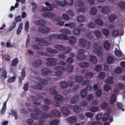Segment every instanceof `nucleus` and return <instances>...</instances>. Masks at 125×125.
<instances>
[{"label":"nucleus","mask_w":125,"mask_h":125,"mask_svg":"<svg viewBox=\"0 0 125 125\" xmlns=\"http://www.w3.org/2000/svg\"><path fill=\"white\" fill-rule=\"evenodd\" d=\"M33 49L36 51L38 54L42 56H46L48 55L47 52H44L42 50L43 48L41 46H39L37 44H33L32 46Z\"/></svg>","instance_id":"f257e3e1"},{"label":"nucleus","mask_w":125,"mask_h":125,"mask_svg":"<svg viewBox=\"0 0 125 125\" xmlns=\"http://www.w3.org/2000/svg\"><path fill=\"white\" fill-rule=\"evenodd\" d=\"M94 48V52L97 53V55L101 57L103 55V47L100 44H98V43H94L93 45Z\"/></svg>","instance_id":"f03ea898"},{"label":"nucleus","mask_w":125,"mask_h":125,"mask_svg":"<svg viewBox=\"0 0 125 125\" xmlns=\"http://www.w3.org/2000/svg\"><path fill=\"white\" fill-rule=\"evenodd\" d=\"M46 60L47 61L46 63V65L47 66H55L56 64V62L57 60L54 58L49 57L47 58Z\"/></svg>","instance_id":"7ed1b4c3"},{"label":"nucleus","mask_w":125,"mask_h":125,"mask_svg":"<svg viewBox=\"0 0 125 125\" xmlns=\"http://www.w3.org/2000/svg\"><path fill=\"white\" fill-rule=\"evenodd\" d=\"M45 5L48 7L49 11L52 10L54 8H55L56 6V5L54 3H50L48 2H45Z\"/></svg>","instance_id":"20e7f679"},{"label":"nucleus","mask_w":125,"mask_h":125,"mask_svg":"<svg viewBox=\"0 0 125 125\" xmlns=\"http://www.w3.org/2000/svg\"><path fill=\"white\" fill-rule=\"evenodd\" d=\"M52 73V71L50 69L47 68H44L42 69V74L43 76H46Z\"/></svg>","instance_id":"39448f33"},{"label":"nucleus","mask_w":125,"mask_h":125,"mask_svg":"<svg viewBox=\"0 0 125 125\" xmlns=\"http://www.w3.org/2000/svg\"><path fill=\"white\" fill-rule=\"evenodd\" d=\"M57 39L66 40H67L69 39L68 37L66 35L64 34H57Z\"/></svg>","instance_id":"423d86ee"},{"label":"nucleus","mask_w":125,"mask_h":125,"mask_svg":"<svg viewBox=\"0 0 125 125\" xmlns=\"http://www.w3.org/2000/svg\"><path fill=\"white\" fill-rule=\"evenodd\" d=\"M50 29L46 27H41L39 28V31L40 32L45 33L50 31Z\"/></svg>","instance_id":"0eeeda50"},{"label":"nucleus","mask_w":125,"mask_h":125,"mask_svg":"<svg viewBox=\"0 0 125 125\" xmlns=\"http://www.w3.org/2000/svg\"><path fill=\"white\" fill-rule=\"evenodd\" d=\"M21 74V75L20 77L19 80V82L20 83L22 82V80L24 79L26 75V71L24 68L22 69Z\"/></svg>","instance_id":"6e6552de"},{"label":"nucleus","mask_w":125,"mask_h":125,"mask_svg":"<svg viewBox=\"0 0 125 125\" xmlns=\"http://www.w3.org/2000/svg\"><path fill=\"white\" fill-rule=\"evenodd\" d=\"M36 24L39 26H44L46 25V22L44 20L40 19L36 21Z\"/></svg>","instance_id":"1a4fd4ad"},{"label":"nucleus","mask_w":125,"mask_h":125,"mask_svg":"<svg viewBox=\"0 0 125 125\" xmlns=\"http://www.w3.org/2000/svg\"><path fill=\"white\" fill-rule=\"evenodd\" d=\"M87 42L83 38L80 39L79 41V44L81 47H85L86 46Z\"/></svg>","instance_id":"9d476101"},{"label":"nucleus","mask_w":125,"mask_h":125,"mask_svg":"<svg viewBox=\"0 0 125 125\" xmlns=\"http://www.w3.org/2000/svg\"><path fill=\"white\" fill-rule=\"evenodd\" d=\"M62 112L66 116L70 114V112L68 109L65 107H63L62 108Z\"/></svg>","instance_id":"9b49d317"},{"label":"nucleus","mask_w":125,"mask_h":125,"mask_svg":"<svg viewBox=\"0 0 125 125\" xmlns=\"http://www.w3.org/2000/svg\"><path fill=\"white\" fill-rule=\"evenodd\" d=\"M68 121L71 123H75L77 121V118L76 116H72L67 119Z\"/></svg>","instance_id":"f8f14e48"},{"label":"nucleus","mask_w":125,"mask_h":125,"mask_svg":"<svg viewBox=\"0 0 125 125\" xmlns=\"http://www.w3.org/2000/svg\"><path fill=\"white\" fill-rule=\"evenodd\" d=\"M55 2L60 7H64L66 5V3L65 1L57 0L55 1Z\"/></svg>","instance_id":"ddd939ff"},{"label":"nucleus","mask_w":125,"mask_h":125,"mask_svg":"<svg viewBox=\"0 0 125 125\" xmlns=\"http://www.w3.org/2000/svg\"><path fill=\"white\" fill-rule=\"evenodd\" d=\"M55 87L54 86H52L50 88V90L51 91L50 92V94L51 95H54L57 94V92L55 90Z\"/></svg>","instance_id":"4468645a"},{"label":"nucleus","mask_w":125,"mask_h":125,"mask_svg":"<svg viewBox=\"0 0 125 125\" xmlns=\"http://www.w3.org/2000/svg\"><path fill=\"white\" fill-rule=\"evenodd\" d=\"M42 63V61L40 59L35 60L33 63V65L34 66L38 67L41 65Z\"/></svg>","instance_id":"2eb2a0df"},{"label":"nucleus","mask_w":125,"mask_h":125,"mask_svg":"<svg viewBox=\"0 0 125 125\" xmlns=\"http://www.w3.org/2000/svg\"><path fill=\"white\" fill-rule=\"evenodd\" d=\"M110 8L107 7H103L101 10V12L104 14L108 13L110 12Z\"/></svg>","instance_id":"dca6fc26"},{"label":"nucleus","mask_w":125,"mask_h":125,"mask_svg":"<svg viewBox=\"0 0 125 125\" xmlns=\"http://www.w3.org/2000/svg\"><path fill=\"white\" fill-rule=\"evenodd\" d=\"M54 48L59 50L60 51H62L65 49V47L60 44H56L53 46Z\"/></svg>","instance_id":"f3484780"},{"label":"nucleus","mask_w":125,"mask_h":125,"mask_svg":"<svg viewBox=\"0 0 125 125\" xmlns=\"http://www.w3.org/2000/svg\"><path fill=\"white\" fill-rule=\"evenodd\" d=\"M103 46L105 49L108 50L110 48V45L108 41H106L104 42Z\"/></svg>","instance_id":"a211bd4d"},{"label":"nucleus","mask_w":125,"mask_h":125,"mask_svg":"<svg viewBox=\"0 0 125 125\" xmlns=\"http://www.w3.org/2000/svg\"><path fill=\"white\" fill-rule=\"evenodd\" d=\"M73 110L75 112L78 113L80 112L81 109L80 106L76 105L73 106Z\"/></svg>","instance_id":"6ab92c4d"},{"label":"nucleus","mask_w":125,"mask_h":125,"mask_svg":"<svg viewBox=\"0 0 125 125\" xmlns=\"http://www.w3.org/2000/svg\"><path fill=\"white\" fill-rule=\"evenodd\" d=\"M79 96L78 95L73 96L71 99V102L72 103L75 104L77 101L78 99Z\"/></svg>","instance_id":"aec40b11"},{"label":"nucleus","mask_w":125,"mask_h":125,"mask_svg":"<svg viewBox=\"0 0 125 125\" xmlns=\"http://www.w3.org/2000/svg\"><path fill=\"white\" fill-rule=\"evenodd\" d=\"M57 39V34H53L49 35L48 36V40L49 41H52L53 39Z\"/></svg>","instance_id":"412c9836"},{"label":"nucleus","mask_w":125,"mask_h":125,"mask_svg":"<svg viewBox=\"0 0 125 125\" xmlns=\"http://www.w3.org/2000/svg\"><path fill=\"white\" fill-rule=\"evenodd\" d=\"M94 33L98 38H101L102 37V33L98 30L95 31H94Z\"/></svg>","instance_id":"4be33fe9"},{"label":"nucleus","mask_w":125,"mask_h":125,"mask_svg":"<svg viewBox=\"0 0 125 125\" xmlns=\"http://www.w3.org/2000/svg\"><path fill=\"white\" fill-rule=\"evenodd\" d=\"M46 50L49 53L52 54H56L57 52V50L48 47L46 48Z\"/></svg>","instance_id":"5701e85b"},{"label":"nucleus","mask_w":125,"mask_h":125,"mask_svg":"<svg viewBox=\"0 0 125 125\" xmlns=\"http://www.w3.org/2000/svg\"><path fill=\"white\" fill-rule=\"evenodd\" d=\"M76 38L73 36L71 37L69 40V42L70 44L71 45L74 44L76 41Z\"/></svg>","instance_id":"b1692460"},{"label":"nucleus","mask_w":125,"mask_h":125,"mask_svg":"<svg viewBox=\"0 0 125 125\" xmlns=\"http://www.w3.org/2000/svg\"><path fill=\"white\" fill-rule=\"evenodd\" d=\"M75 81L77 82H82L83 79V77L82 76L77 75L75 77Z\"/></svg>","instance_id":"393cba45"},{"label":"nucleus","mask_w":125,"mask_h":125,"mask_svg":"<svg viewBox=\"0 0 125 125\" xmlns=\"http://www.w3.org/2000/svg\"><path fill=\"white\" fill-rule=\"evenodd\" d=\"M117 18V16L113 14L111 15L109 17V21L112 22H114Z\"/></svg>","instance_id":"a878e982"},{"label":"nucleus","mask_w":125,"mask_h":125,"mask_svg":"<svg viewBox=\"0 0 125 125\" xmlns=\"http://www.w3.org/2000/svg\"><path fill=\"white\" fill-rule=\"evenodd\" d=\"M81 96L83 98H85L87 95V93L86 90L84 89L81 90L80 92Z\"/></svg>","instance_id":"bb28decb"},{"label":"nucleus","mask_w":125,"mask_h":125,"mask_svg":"<svg viewBox=\"0 0 125 125\" xmlns=\"http://www.w3.org/2000/svg\"><path fill=\"white\" fill-rule=\"evenodd\" d=\"M54 99L59 101H61L63 100V98L62 96L60 95H57L54 97Z\"/></svg>","instance_id":"cd10ccee"},{"label":"nucleus","mask_w":125,"mask_h":125,"mask_svg":"<svg viewBox=\"0 0 125 125\" xmlns=\"http://www.w3.org/2000/svg\"><path fill=\"white\" fill-rule=\"evenodd\" d=\"M39 44L42 46H47L48 45L49 42L47 41L41 39Z\"/></svg>","instance_id":"c85d7f7f"},{"label":"nucleus","mask_w":125,"mask_h":125,"mask_svg":"<svg viewBox=\"0 0 125 125\" xmlns=\"http://www.w3.org/2000/svg\"><path fill=\"white\" fill-rule=\"evenodd\" d=\"M79 65L81 67L84 68L88 67L89 66V64L88 63L84 62L80 63Z\"/></svg>","instance_id":"c756f323"},{"label":"nucleus","mask_w":125,"mask_h":125,"mask_svg":"<svg viewBox=\"0 0 125 125\" xmlns=\"http://www.w3.org/2000/svg\"><path fill=\"white\" fill-rule=\"evenodd\" d=\"M90 61L91 62L94 64L96 63L97 59L96 57L94 55H91L90 57Z\"/></svg>","instance_id":"7c9ffc66"},{"label":"nucleus","mask_w":125,"mask_h":125,"mask_svg":"<svg viewBox=\"0 0 125 125\" xmlns=\"http://www.w3.org/2000/svg\"><path fill=\"white\" fill-rule=\"evenodd\" d=\"M55 69L56 70H61L62 71H65L66 70L65 67H62L60 65L55 67Z\"/></svg>","instance_id":"2f4dec72"},{"label":"nucleus","mask_w":125,"mask_h":125,"mask_svg":"<svg viewBox=\"0 0 125 125\" xmlns=\"http://www.w3.org/2000/svg\"><path fill=\"white\" fill-rule=\"evenodd\" d=\"M95 24L100 26H102L103 25V22L102 20L99 19H97L95 21Z\"/></svg>","instance_id":"473e14b6"},{"label":"nucleus","mask_w":125,"mask_h":125,"mask_svg":"<svg viewBox=\"0 0 125 125\" xmlns=\"http://www.w3.org/2000/svg\"><path fill=\"white\" fill-rule=\"evenodd\" d=\"M116 100V95L114 94H113L111 96L110 98V103L111 104H113L115 102Z\"/></svg>","instance_id":"72a5a7b5"},{"label":"nucleus","mask_w":125,"mask_h":125,"mask_svg":"<svg viewBox=\"0 0 125 125\" xmlns=\"http://www.w3.org/2000/svg\"><path fill=\"white\" fill-rule=\"evenodd\" d=\"M73 67L72 65L70 64L67 65V70L69 73H71L73 70Z\"/></svg>","instance_id":"f704fd0d"},{"label":"nucleus","mask_w":125,"mask_h":125,"mask_svg":"<svg viewBox=\"0 0 125 125\" xmlns=\"http://www.w3.org/2000/svg\"><path fill=\"white\" fill-rule=\"evenodd\" d=\"M116 49L115 51L114 52L115 54L117 57H120L122 55V52L118 50L116 48Z\"/></svg>","instance_id":"c9c22d12"},{"label":"nucleus","mask_w":125,"mask_h":125,"mask_svg":"<svg viewBox=\"0 0 125 125\" xmlns=\"http://www.w3.org/2000/svg\"><path fill=\"white\" fill-rule=\"evenodd\" d=\"M85 19V17L82 15H79L77 18V20L78 21L81 22L83 21Z\"/></svg>","instance_id":"e433bc0d"},{"label":"nucleus","mask_w":125,"mask_h":125,"mask_svg":"<svg viewBox=\"0 0 125 125\" xmlns=\"http://www.w3.org/2000/svg\"><path fill=\"white\" fill-rule=\"evenodd\" d=\"M93 73L92 72H88L86 74L85 77L86 79H89L93 77Z\"/></svg>","instance_id":"4c0bfd02"},{"label":"nucleus","mask_w":125,"mask_h":125,"mask_svg":"<svg viewBox=\"0 0 125 125\" xmlns=\"http://www.w3.org/2000/svg\"><path fill=\"white\" fill-rule=\"evenodd\" d=\"M61 87L63 88H66L68 86V84L67 83L64 81H62L60 83Z\"/></svg>","instance_id":"58836bf2"},{"label":"nucleus","mask_w":125,"mask_h":125,"mask_svg":"<svg viewBox=\"0 0 125 125\" xmlns=\"http://www.w3.org/2000/svg\"><path fill=\"white\" fill-rule=\"evenodd\" d=\"M97 12V10L96 8L94 7H92L91 9V14L93 15H94L96 14Z\"/></svg>","instance_id":"ea45409f"},{"label":"nucleus","mask_w":125,"mask_h":125,"mask_svg":"<svg viewBox=\"0 0 125 125\" xmlns=\"http://www.w3.org/2000/svg\"><path fill=\"white\" fill-rule=\"evenodd\" d=\"M60 31L62 33L69 34L71 33L69 30L67 29H63L61 30Z\"/></svg>","instance_id":"a19ab883"},{"label":"nucleus","mask_w":125,"mask_h":125,"mask_svg":"<svg viewBox=\"0 0 125 125\" xmlns=\"http://www.w3.org/2000/svg\"><path fill=\"white\" fill-rule=\"evenodd\" d=\"M7 72L6 71H3L1 76V78L2 80L5 79L7 77Z\"/></svg>","instance_id":"79ce46f5"},{"label":"nucleus","mask_w":125,"mask_h":125,"mask_svg":"<svg viewBox=\"0 0 125 125\" xmlns=\"http://www.w3.org/2000/svg\"><path fill=\"white\" fill-rule=\"evenodd\" d=\"M51 113L54 115L58 116L60 114L59 112L57 110H52L51 111Z\"/></svg>","instance_id":"37998d69"},{"label":"nucleus","mask_w":125,"mask_h":125,"mask_svg":"<svg viewBox=\"0 0 125 125\" xmlns=\"http://www.w3.org/2000/svg\"><path fill=\"white\" fill-rule=\"evenodd\" d=\"M39 83L43 85H47L48 83V81L44 79H40L39 80Z\"/></svg>","instance_id":"c03bdc74"},{"label":"nucleus","mask_w":125,"mask_h":125,"mask_svg":"<svg viewBox=\"0 0 125 125\" xmlns=\"http://www.w3.org/2000/svg\"><path fill=\"white\" fill-rule=\"evenodd\" d=\"M23 25L22 23H20L19 25V27L17 29V35L19 34L21 32L22 29Z\"/></svg>","instance_id":"a18cd8bd"},{"label":"nucleus","mask_w":125,"mask_h":125,"mask_svg":"<svg viewBox=\"0 0 125 125\" xmlns=\"http://www.w3.org/2000/svg\"><path fill=\"white\" fill-rule=\"evenodd\" d=\"M18 60L17 58H15L14 59L12 62L11 65L13 66H15L18 63Z\"/></svg>","instance_id":"49530a36"},{"label":"nucleus","mask_w":125,"mask_h":125,"mask_svg":"<svg viewBox=\"0 0 125 125\" xmlns=\"http://www.w3.org/2000/svg\"><path fill=\"white\" fill-rule=\"evenodd\" d=\"M77 58L79 60L84 59L86 58V56L84 54H77Z\"/></svg>","instance_id":"de8ad7c7"},{"label":"nucleus","mask_w":125,"mask_h":125,"mask_svg":"<svg viewBox=\"0 0 125 125\" xmlns=\"http://www.w3.org/2000/svg\"><path fill=\"white\" fill-rule=\"evenodd\" d=\"M16 23L15 21L13 22L11 25L10 26L9 28V31H11L15 27Z\"/></svg>","instance_id":"09e8293b"},{"label":"nucleus","mask_w":125,"mask_h":125,"mask_svg":"<svg viewBox=\"0 0 125 125\" xmlns=\"http://www.w3.org/2000/svg\"><path fill=\"white\" fill-rule=\"evenodd\" d=\"M113 61V57L111 56H108L107 59V62L109 63H111Z\"/></svg>","instance_id":"8fccbe9b"},{"label":"nucleus","mask_w":125,"mask_h":125,"mask_svg":"<svg viewBox=\"0 0 125 125\" xmlns=\"http://www.w3.org/2000/svg\"><path fill=\"white\" fill-rule=\"evenodd\" d=\"M118 5L121 9H124L125 8V2H120L119 3Z\"/></svg>","instance_id":"3c124183"},{"label":"nucleus","mask_w":125,"mask_h":125,"mask_svg":"<svg viewBox=\"0 0 125 125\" xmlns=\"http://www.w3.org/2000/svg\"><path fill=\"white\" fill-rule=\"evenodd\" d=\"M99 76L100 79H103L105 77V73L102 72H100L99 74Z\"/></svg>","instance_id":"603ef678"},{"label":"nucleus","mask_w":125,"mask_h":125,"mask_svg":"<svg viewBox=\"0 0 125 125\" xmlns=\"http://www.w3.org/2000/svg\"><path fill=\"white\" fill-rule=\"evenodd\" d=\"M106 81V83L109 84H112L113 82V78L110 77L107 78Z\"/></svg>","instance_id":"864d4df0"},{"label":"nucleus","mask_w":125,"mask_h":125,"mask_svg":"<svg viewBox=\"0 0 125 125\" xmlns=\"http://www.w3.org/2000/svg\"><path fill=\"white\" fill-rule=\"evenodd\" d=\"M11 115L14 116L16 119H17L18 117V115L16 111L15 110H12L11 111Z\"/></svg>","instance_id":"5fc2aeb1"},{"label":"nucleus","mask_w":125,"mask_h":125,"mask_svg":"<svg viewBox=\"0 0 125 125\" xmlns=\"http://www.w3.org/2000/svg\"><path fill=\"white\" fill-rule=\"evenodd\" d=\"M73 32L74 34L75 35H78L80 33V30L78 28H76L74 29L73 31Z\"/></svg>","instance_id":"6e6d98bb"},{"label":"nucleus","mask_w":125,"mask_h":125,"mask_svg":"<svg viewBox=\"0 0 125 125\" xmlns=\"http://www.w3.org/2000/svg\"><path fill=\"white\" fill-rule=\"evenodd\" d=\"M117 106L119 109L120 110H122L123 111H124L125 110L124 108H122L123 107V105L122 103L120 102H118L117 104Z\"/></svg>","instance_id":"4d7b16f0"},{"label":"nucleus","mask_w":125,"mask_h":125,"mask_svg":"<svg viewBox=\"0 0 125 125\" xmlns=\"http://www.w3.org/2000/svg\"><path fill=\"white\" fill-rule=\"evenodd\" d=\"M102 68V66L101 65H99L96 66L95 70L96 72H99L101 71Z\"/></svg>","instance_id":"13d9d810"},{"label":"nucleus","mask_w":125,"mask_h":125,"mask_svg":"<svg viewBox=\"0 0 125 125\" xmlns=\"http://www.w3.org/2000/svg\"><path fill=\"white\" fill-rule=\"evenodd\" d=\"M103 34L106 36H107L109 34V31L107 29H104L103 30Z\"/></svg>","instance_id":"bf43d9fd"},{"label":"nucleus","mask_w":125,"mask_h":125,"mask_svg":"<svg viewBox=\"0 0 125 125\" xmlns=\"http://www.w3.org/2000/svg\"><path fill=\"white\" fill-rule=\"evenodd\" d=\"M30 116L31 118L35 120L38 119L39 118L38 116L34 113L31 114Z\"/></svg>","instance_id":"052dcab7"},{"label":"nucleus","mask_w":125,"mask_h":125,"mask_svg":"<svg viewBox=\"0 0 125 125\" xmlns=\"http://www.w3.org/2000/svg\"><path fill=\"white\" fill-rule=\"evenodd\" d=\"M91 111L93 112H94L97 111L98 110V108L96 106L92 107L90 108Z\"/></svg>","instance_id":"680f3d73"},{"label":"nucleus","mask_w":125,"mask_h":125,"mask_svg":"<svg viewBox=\"0 0 125 125\" xmlns=\"http://www.w3.org/2000/svg\"><path fill=\"white\" fill-rule=\"evenodd\" d=\"M58 121L56 120H52L50 123V125H58Z\"/></svg>","instance_id":"e2e57ef3"},{"label":"nucleus","mask_w":125,"mask_h":125,"mask_svg":"<svg viewBox=\"0 0 125 125\" xmlns=\"http://www.w3.org/2000/svg\"><path fill=\"white\" fill-rule=\"evenodd\" d=\"M108 115L107 114H104L103 116L102 119L103 121H105L108 119Z\"/></svg>","instance_id":"0e129e2a"},{"label":"nucleus","mask_w":125,"mask_h":125,"mask_svg":"<svg viewBox=\"0 0 125 125\" xmlns=\"http://www.w3.org/2000/svg\"><path fill=\"white\" fill-rule=\"evenodd\" d=\"M16 78L15 76H13L10 78L8 80V82L9 83H11L14 82Z\"/></svg>","instance_id":"69168bd1"},{"label":"nucleus","mask_w":125,"mask_h":125,"mask_svg":"<svg viewBox=\"0 0 125 125\" xmlns=\"http://www.w3.org/2000/svg\"><path fill=\"white\" fill-rule=\"evenodd\" d=\"M104 88L105 91H107L110 89V86L109 84H106L104 85Z\"/></svg>","instance_id":"338daca9"},{"label":"nucleus","mask_w":125,"mask_h":125,"mask_svg":"<svg viewBox=\"0 0 125 125\" xmlns=\"http://www.w3.org/2000/svg\"><path fill=\"white\" fill-rule=\"evenodd\" d=\"M34 112L36 114L38 115H40L42 113L41 110H39L35 108L34 110Z\"/></svg>","instance_id":"774afa93"}]
</instances>
